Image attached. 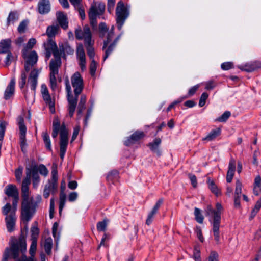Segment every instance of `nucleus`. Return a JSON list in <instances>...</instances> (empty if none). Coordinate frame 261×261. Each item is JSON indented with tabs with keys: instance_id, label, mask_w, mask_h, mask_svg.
Listing matches in <instances>:
<instances>
[{
	"instance_id": "nucleus-32",
	"label": "nucleus",
	"mask_w": 261,
	"mask_h": 261,
	"mask_svg": "<svg viewBox=\"0 0 261 261\" xmlns=\"http://www.w3.org/2000/svg\"><path fill=\"white\" fill-rule=\"evenodd\" d=\"M66 196L64 192L61 191L60 194V198H59V214H61L63 208H64L65 205Z\"/></svg>"
},
{
	"instance_id": "nucleus-2",
	"label": "nucleus",
	"mask_w": 261,
	"mask_h": 261,
	"mask_svg": "<svg viewBox=\"0 0 261 261\" xmlns=\"http://www.w3.org/2000/svg\"><path fill=\"white\" fill-rule=\"evenodd\" d=\"M51 174V179L49 180L45 185L43 192V196L45 199L48 198L50 194H55L58 190V169L57 165L56 163H54L52 165Z\"/></svg>"
},
{
	"instance_id": "nucleus-26",
	"label": "nucleus",
	"mask_w": 261,
	"mask_h": 261,
	"mask_svg": "<svg viewBox=\"0 0 261 261\" xmlns=\"http://www.w3.org/2000/svg\"><path fill=\"white\" fill-rule=\"evenodd\" d=\"M144 135L143 132L136 131L125 141L124 144L128 146L143 137Z\"/></svg>"
},
{
	"instance_id": "nucleus-15",
	"label": "nucleus",
	"mask_w": 261,
	"mask_h": 261,
	"mask_svg": "<svg viewBox=\"0 0 261 261\" xmlns=\"http://www.w3.org/2000/svg\"><path fill=\"white\" fill-rule=\"evenodd\" d=\"M15 78L12 77L7 86L4 95V98L8 100L12 97L15 92Z\"/></svg>"
},
{
	"instance_id": "nucleus-21",
	"label": "nucleus",
	"mask_w": 261,
	"mask_h": 261,
	"mask_svg": "<svg viewBox=\"0 0 261 261\" xmlns=\"http://www.w3.org/2000/svg\"><path fill=\"white\" fill-rule=\"evenodd\" d=\"M260 68H261V63L258 61L246 63L239 67V68L242 70L248 72L254 71Z\"/></svg>"
},
{
	"instance_id": "nucleus-59",
	"label": "nucleus",
	"mask_w": 261,
	"mask_h": 261,
	"mask_svg": "<svg viewBox=\"0 0 261 261\" xmlns=\"http://www.w3.org/2000/svg\"><path fill=\"white\" fill-rule=\"evenodd\" d=\"M11 210V205L10 203H7L2 208V213L4 215L6 216L8 215V213Z\"/></svg>"
},
{
	"instance_id": "nucleus-17",
	"label": "nucleus",
	"mask_w": 261,
	"mask_h": 261,
	"mask_svg": "<svg viewBox=\"0 0 261 261\" xmlns=\"http://www.w3.org/2000/svg\"><path fill=\"white\" fill-rule=\"evenodd\" d=\"M16 220V215L14 212H11L9 215L6 216L5 221L9 232H12L14 230Z\"/></svg>"
},
{
	"instance_id": "nucleus-62",
	"label": "nucleus",
	"mask_w": 261,
	"mask_h": 261,
	"mask_svg": "<svg viewBox=\"0 0 261 261\" xmlns=\"http://www.w3.org/2000/svg\"><path fill=\"white\" fill-rule=\"evenodd\" d=\"M189 178H190L191 184L193 187H196L197 186V179L196 176L192 174H189Z\"/></svg>"
},
{
	"instance_id": "nucleus-60",
	"label": "nucleus",
	"mask_w": 261,
	"mask_h": 261,
	"mask_svg": "<svg viewBox=\"0 0 261 261\" xmlns=\"http://www.w3.org/2000/svg\"><path fill=\"white\" fill-rule=\"evenodd\" d=\"M24 252L22 255V253H20L19 256L21 257V259H17L16 261H36L34 258L30 257L29 258H27V257L24 255Z\"/></svg>"
},
{
	"instance_id": "nucleus-44",
	"label": "nucleus",
	"mask_w": 261,
	"mask_h": 261,
	"mask_svg": "<svg viewBox=\"0 0 261 261\" xmlns=\"http://www.w3.org/2000/svg\"><path fill=\"white\" fill-rule=\"evenodd\" d=\"M7 123L6 122L0 120V141L3 140L5 135V128Z\"/></svg>"
},
{
	"instance_id": "nucleus-47",
	"label": "nucleus",
	"mask_w": 261,
	"mask_h": 261,
	"mask_svg": "<svg viewBox=\"0 0 261 261\" xmlns=\"http://www.w3.org/2000/svg\"><path fill=\"white\" fill-rule=\"evenodd\" d=\"M242 185L241 182L239 180H237L236 183V188H235V196H241V194L242 193Z\"/></svg>"
},
{
	"instance_id": "nucleus-12",
	"label": "nucleus",
	"mask_w": 261,
	"mask_h": 261,
	"mask_svg": "<svg viewBox=\"0 0 261 261\" xmlns=\"http://www.w3.org/2000/svg\"><path fill=\"white\" fill-rule=\"evenodd\" d=\"M75 34L77 39H84L85 43L91 40V33L88 26L85 25L83 29L78 27L75 30Z\"/></svg>"
},
{
	"instance_id": "nucleus-29",
	"label": "nucleus",
	"mask_w": 261,
	"mask_h": 261,
	"mask_svg": "<svg viewBox=\"0 0 261 261\" xmlns=\"http://www.w3.org/2000/svg\"><path fill=\"white\" fill-rule=\"evenodd\" d=\"M161 143V139L160 138H156L154 139L152 142L150 143L148 146L149 147L151 151L156 153L158 155H160L161 152L159 147Z\"/></svg>"
},
{
	"instance_id": "nucleus-8",
	"label": "nucleus",
	"mask_w": 261,
	"mask_h": 261,
	"mask_svg": "<svg viewBox=\"0 0 261 261\" xmlns=\"http://www.w3.org/2000/svg\"><path fill=\"white\" fill-rule=\"evenodd\" d=\"M22 57L25 60L24 65L25 70L28 72L38 61V55L34 50L28 51L23 49L22 51Z\"/></svg>"
},
{
	"instance_id": "nucleus-11",
	"label": "nucleus",
	"mask_w": 261,
	"mask_h": 261,
	"mask_svg": "<svg viewBox=\"0 0 261 261\" xmlns=\"http://www.w3.org/2000/svg\"><path fill=\"white\" fill-rule=\"evenodd\" d=\"M46 61L49 59L53 53L54 58L61 56L56 42L53 39H49L46 44H44Z\"/></svg>"
},
{
	"instance_id": "nucleus-50",
	"label": "nucleus",
	"mask_w": 261,
	"mask_h": 261,
	"mask_svg": "<svg viewBox=\"0 0 261 261\" xmlns=\"http://www.w3.org/2000/svg\"><path fill=\"white\" fill-rule=\"evenodd\" d=\"M54 212H55L54 198H51L50 200V206H49V217L50 219H52L54 217Z\"/></svg>"
},
{
	"instance_id": "nucleus-16",
	"label": "nucleus",
	"mask_w": 261,
	"mask_h": 261,
	"mask_svg": "<svg viewBox=\"0 0 261 261\" xmlns=\"http://www.w3.org/2000/svg\"><path fill=\"white\" fill-rule=\"evenodd\" d=\"M60 147L67 148L68 142V132L64 124H62L60 128Z\"/></svg>"
},
{
	"instance_id": "nucleus-23",
	"label": "nucleus",
	"mask_w": 261,
	"mask_h": 261,
	"mask_svg": "<svg viewBox=\"0 0 261 261\" xmlns=\"http://www.w3.org/2000/svg\"><path fill=\"white\" fill-rule=\"evenodd\" d=\"M56 17L61 28L64 30L67 29L68 27V21L67 15L61 11H58L56 13Z\"/></svg>"
},
{
	"instance_id": "nucleus-58",
	"label": "nucleus",
	"mask_w": 261,
	"mask_h": 261,
	"mask_svg": "<svg viewBox=\"0 0 261 261\" xmlns=\"http://www.w3.org/2000/svg\"><path fill=\"white\" fill-rule=\"evenodd\" d=\"M78 197V194L76 192H72L69 193L68 195V200L70 202L75 201Z\"/></svg>"
},
{
	"instance_id": "nucleus-10",
	"label": "nucleus",
	"mask_w": 261,
	"mask_h": 261,
	"mask_svg": "<svg viewBox=\"0 0 261 261\" xmlns=\"http://www.w3.org/2000/svg\"><path fill=\"white\" fill-rule=\"evenodd\" d=\"M72 86L74 88V93L75 96H78L82 92L84 85L83 81L79 72H75L71 77Z\"/></svg>"
},
{
	"instance_id": "nucleus-35",
	"label": "nucleus",
	"mask_w": 261,
	"mask_h": 261,
	"mask_svg": "<svg viewBox=\"0 0 261 261\" xmlns=\"http://www.w3.org/2000/svg\"><path fill=\"white\" fill-rule=\"evenodd\" d=\"M42 137L43 139L44 143L46 148L51 151V142L50 140L49 136L48 133L46 132H44L42 133Z\"/></svg>"
},
{
	"instance_id": "nucleus-64",
	"label": "nucleus",
	"mask_w": 261,
	"mask_h": 261,
	"mask_svg": "<svg viewBox=\"0 0 261 261\" xmlns=\"http://www.w3.org/2000/svg\"><path fill=\"white\" fill-rule=\"evenodd\" d=\"M213 193L215 194V195L217 196V197H219L221 195V190L220 189H219L218 188V187L215 185L214 183H213Z\"/></svg>"
},
{
	"instance_id": "nucleus-43",
	"label": "nucleus",
	"mask_w": 261,
	"mask_h": 261,
	"mask_svg": "<svg viewBox=\"0 0 261 261\" xmlns=\"http://www.w3.org/2000/svg\"><path fill=\"white\" fill-rule=\"evenodd\" d=\"M231 113L229 111H225L221 116L217 118L215 121L224 122L229 118Z\"/></svg>"
},
{
	"instance_id": "nucleus-5",
	"label": "nucleus",
	"mask_w": 261,
	"mask_h": 261,
	"mask_svg": "<svg viewBox=\"0 0 261 261\" xmlns=\"http://www.w3.org/2000/svg\"><path fill=\"white\" fill-rule=\"evenodd\" d=\"M216 208L215 210H213V234L216 243H219V229L221 221V215L223 208L220 203H216Z\"/></svg>"
},
{
	"instance_id": "nucleus-34",
	"label": "nucleus",
	"mask_w": 261,
	"mask_h": 261,
	"mask_svg": "<svg viewBox=\"0 0 261 261\" xmlns=\"http://www.w3.org/2000/svg\"><path fill=\"white\" fill-rule=\"evenodd\" d=\"M44 100L48 105L50 111L51 113L55 112L54 103L51 101L50 96L49 93L42 95Z\"/></svg>"
},
{
	"instance_id": "nucleus-3",
	"label": "nucleus",
	"mask_w": 261,
	"mask_h": 261,
	"mask_svg": "<svg viewBox=\"0 0 261 261\" xmlns=\"http://www.w3.org/2000/svg\"><path fill=\"white\" fill-rule=\"evenodd\" d=\"M114 35V27L112 26L110 30L107 33V39L104 40L102 50H105V55L103 57V60L105 61L109 56L111 54L118 40L120 39L121 35H118L111 43Z\"/></svg>"
},
{
	"instance_id": "nucleus-56",
	"label": "nucleus",
	"mask_w": 261,
	"mask_h": 261,
	"mask_svg": "<svg viewBox=\"0 0 261 261\" xmlns=\"http://www.w3.org/2000/svg\"><path fill=\"white\" fill-rule=\"evenodd\" d=\"M200 87L199 84H197L196 85H195L193 87H192L188 91V97H190L193 95L195 92L197 91V90L198 89V88Z\"/></svg>"
},
{
	"instance_id": "nucleus-18",
	"label": "nucleus",
	"mask_w": 261,
	"mask_h": 261,
	"mask_svg": "<svg viewBox=\"0 0 261 261\" xmlns=\"http://www.w3.org/2000/svg\"><path fill=\"white\" fill-rule=\"evenodd\" d=\"M76 55L79 60V65L82 70L86 68L85 54L82 45H79L77 47Z\"/></svg>"
},
{
	"instance_id": "nucleus-57",
	"label": "nucleus",
	"mask_w": 261,
	"mask_h": 261,
	"mask_svg": "<svg viewBox=\"0 0 261 261\" xmlns=\"http://www.w3.org/2000/svg\"><path fill=\"white\" fill-rule=\"evenodd\" d=\"M6 54H7V56L5 59V62L6 66H8L10 65V64L12 62V60L13 59V55H12V54L11 53V52L7 53Z\"/></svg>"
},
{
	"instance_id": "nucleus-52",
	"label": "nucleus",
	"mask_w": 261,
	"mask_h": 261,
	"mask_svg": "<svg viewBox=\"0 0 261 261\" xmlns=\"http://www.w3.org/2000/svg\"><path fill=\"white\" fill-rule=\"evenodd\" d=\"M207 97H208L207 93L204 92L202 94V95L200 98V100H199V107H202L205 105Z\"/></svg>"
},
{
	"instance_id": "nucleus-27",
	"label": "nucleus",
	"mask_w": 261,
	"mask_h": 261,
	"mask_svg": "<svg viewBox=\"0 0 261 261\" xmlns=\"http://www.w3.org/2000/svg\"><path fill=\"white\" fill-rule=\"evenodd\" d=\"M60 30L59 25L58 24L48 26L47 28L46 34L48 37V40L52 39L59 32Z\"/></svg>"
},
{
	"instance_id": "nucleus-51",
	"label": "nucleus",
	"mask_w": 261,
	"mask_h": 261,
	"mask_svg": "<svg viewBox=\"0 0 261 261\" xmlns=\"http://www.w3.org/2000/svg\"><path fill=\"white\" fill-rule=\"evenodd\" d=\"M107 225V223L106 220L99 222L97 224V229L98 231H104L106 229Z\"/></svg>"
},
{
	"instance_id": "nucleus-31",
	"label": "nucleus",
	"mask_w": 261,
	"mask_h": 261,
	"mask_svg": "<svg viewBox=\"0 0 261 261\" xmlns=\"http://www.w3.org/2000/svg\"><path fill=\"white\" fill-rule=\"evenodd\" d=\"M19 19V14L17 11H11L7 18V25L8 26L14 24Z\"/></svg>"
},
{
	"instance_id": "nucleus-9",
	"label": "nucleus",
	"mask_w": 261,
	"mask_h": 261,
	"mask_svg": "<svg viewBox=\"0 0 261 261\" xmlns=\"http://www.w3.org/2000/svg\"><path fill=\"white\" fill-rule=\"evenodd\" d=\"M26 251V246H11L6 249L2 261H7L9 257L16 259L20 253L23 254Z\"/></svg>"
},
{
	"instance_id": "nucleus-61",
	"label": "nucleus",
	"mask_w": 261,
	"mask_h": 261,
	"mask_svg": "<svg viewBox=\"0 0 261 261\" xmlns=\"http://www.w3.org/2000/svg\"><path fill=\"white\" fill-rule=\"evenodd\" d=\"M115 0H108V10L111 13L114 9Z\"/></svg>"
},
{
	"instance_id": "nucleus-33",
	"label": "nucleus",
	"mask_w": 261,
	"mask_h": 261,
	"mask_svg": "<svg viewBox=\"0 0 261 261\" xmlns=\"http://www.w3.org/2000/svg\"><path fill=\"white\" fill-rule=\"evenodd\" d=\"M85 45L87 48V54L89 58L92 60H94L93 58L95 55L94 48L92 47L93 42L92 40L90 41L89 42L85 43Z\"/></svg>"
},
{
	"instance_id": "nucleus-6",
	"label": "nucleus",
	"mask_w": 261,
	"mask_h": 261,
	"mask_svg": "<svg viewBox=\"0 0 261 261\" xmlns=\"http://www.w3.org/2000/svg\"><path fill=\"white\" fill-rule=\"evenodd\" d=\"M129 15V12L123 3L120 1L117 3L116 15L118 29L120 30Z\"/></svg>"
},
{
	"instance_id": "nucleus-55",
	"label": "nucleus",
	"mask_w": 261,
	"mask_h": 261,
	"mask_svg": "<svg viewBox=\"0 0 261 261\" xmlns=\"http://www.w3.org/2000/svg\"><path fill=\"white\" fill-rule=\"evenodd\" d=\"M96 68L97 64L94 60H92L90 66V72L92 75H94L95 74Z\"/></svg>"
},
{
	"instance_id": "nucleus-48",
	"label": "nucleus",
	"mask_w": 261,
	"mask_h": 261,
	"mask_svg": "<svg viewBox=\"0 0 261 261\" xmlns=\"http://www.w3.org/2000/svg\"><path fill=\"white\" fill-rule=\"evenodd\" d=\"M28 23V20H23L21 21L18 27L17 30L19 33H23L25 32Z\"/></svg>"
},
{
	"instance_id": "nucleus-63",
	"label": "nucleus",
	"mask_w": 261,
	"mask_h": 261,
	"mask_svg": "<svg viewBox=\"0 0 261 261\" xmlns=\"http://www.w3.org/2000/svg\"><path fill=\"white\" fill-rule=\"evenodd\" d=\"M80 131V126H77L74 128V131L72 134V139H71V142L74 141V140L76 138L79 133Z\"/></svg>"
},
{
	"instance_id": "nucleus-41",
	"label": "nucleus",
	"mask_w": 261,
	"mask_h": 261,
	"mask_svg": "<svg viewBox=\"0 0 261 261\" xmlns=\"http://www.w3.org/2000/svg\"><path fill=\"white\" fill-rule=\"evenodd\" d=\"M57 74H49V82L51 89L54 91L57 88Z\"/></svg>"
},
{
	"instance_id": "nucleus-25",
	"label": "nucleus",
	"mask_w": 261,
	"mask_h": 261,
	"mask_svg": "<svg viewBox=\"0 0 261 261\" xmlns=\"http://www.w3.org/2000/svg\"><path fill=\"white\" fill-rule=\"evenodd\" d=\"M31 169V176L32 177V184L34 188H37L40 182V177L37 173V165H34Z\"/></svg>"
},
{
	"instance_id": "nucleus-54",
	"label": "nucleus",
	"mask_w": 261,
	"mask_h": 261,
	"mask_svg": "<svg viewBox=\"0 0 261 261\" xmlns=\"http://www.w3.org/2000/svg\"><path fill=\"white\" fill-rule=\"evenodd\" d=\"M156 214V212H154L153 210H151L150 212L148 214L147 218L146 221V224L148 225H149L152 221L154 216Z\"/></svg>"
},
{
	"instance_id": "nucleus-13",
	"label": "nucleus",
	"mask_w": 261,
	"mask_h": 261,
	"mask_svg": "<svg viewBox=\"0 0 261 261\" xmlns=\"http://www.w3.org/2000/svg\"><path fill=\"white\" fill-rule=\"evenodd\" d=\"M51 9L49 0H39L37 4L38 12L42 15L48 13Z\"/></svg>"
},
{
	"instance_id": "nucleus-39",
	"label": "nucleus",
	"mask_w": 261,
	"mask_h": 261,
	"mask_svg": "<svg viewBox=\"0 0 261 261\" xmlns=\"http://www.w3.org/2000/svg\"><path fill=\"white\" fill-rule=\"evenodd\" d=\"M194 215L196 221L201 224L203 223V216L201 213V210L198 208L195 207L194 209Z\"/></svg>"
},
{
	"instance_id": "nucleus-40",
	"label": "nucleus",
	"mask_w": 261,
	"mask_h": 261,
	"mask_svg": "<svg viewBox=\"0 0 261 261\" xmlns=\"http://www.w3.org/2000/svg\"><path fill=\"white\" fill-rule=\"evenodd\" d=\"M261 208V199L257 201L256 204L254 206V207L251 211V215H250V219H253L257 214V213L259 211Z\"/></svg>"
},
{
	"instance_id": "nucleus-53",
	"label": "nucleus",
	"mask_w": 261,
	"mask_h": 261,
	"mask_svg": "<svg viewBox=\"0 0 261 261\" xmlns=\"http://www.w3.org/2000/svg\"><path fill=\"white\" fill-rule=\"evenodd\" d=\"M221 68L224 70H228L233 68V64L231 62H226L221 64Z\"/></svg>"
},
{
	"instance_id": "nucleus-4",
	"label": "nucleus",
	"mask_w": 261,
	"mask_h": 261,
	"mask_svg": "<svg viewBox=\"0 0 261 261\" xmlns=\"http://www.w3.org/2000/svg\"><path fill=\"white\" fill-rule=\"evenodd\" d=\"M105 7V3L100 2H94L91 5L89 12V17L90 24L93 27H96L97 17L104 13Z\"/></svg>"
},
{
	"instance_id": "nucleus-14",
	"label": "nucleus",
	"mask_w": 261,
	"mask_h": 261,
	"mask_svg": "<svg viewBox=\"0 0 261 261\" xmlns=\"http://www.w3.org/2000/svg\"><path fill=\"white\" fill-rule=\"evenodd\" d=\"M61 65V56L51 59L49 63V68L50 74H58L59 68Z\"/></svg>"
},
{
	"instance_id": "nucleus-37",
	"label": "nucleus",
	"mask_w": 261,
	"mask_h": 261,
	"mask_svg": "<svg viewBox=\"0 0 261 261\" xmlns=\"http://www.w3.org/2000/svg\"><path fill=\"white\" fill-rule=\"evenodd\" d=\"M25 134L26 133L20 134V145L21 147V150L23 152L25 153L27 151V144L26 142L25 139Z\"/></svg>"
},
{
	"instance_id": "nucleus-22",
	"label": "nucleus",
	"mask_w": 261,
	"mask_h": 261,
	"mask_svg": "<svg viewBox=\"0 0 261 261\" xmlns=\"http://www.w3.org/2000/svg\"><path fill=\"white\" fill-rule=\"evenodd\" d=\"M12 41L10 39H3L0 41V54L10 53Z\"/></svg>"
},
{
	"instance_id": "nucleus-7",
	"label": "nucleus",
	"mask_w": 261,
	"mask_h": 261,
	"mask_svg": "<svg viewBox=\"0 0 261 261\" xmlns=\"http://www.w3.org/2000/svg\"><path fill=\"white\" fill-rule=\"evenodd\" d=\"M66 90L67 93V100L68 101V111L70 117H72L75 110L77 103V97L75 96L73 97L72 95V89L70 85L69 81L68 78L65 79Z\"/></svg>"
},
{
	"instance_id": "nucleus-38",
	"label": "nucleus",
	"mask_w": 261,
	"mask_h": 261,
	"mask_svg": "<svg viewBox=\"0 0 261 261\" xmlns=\"http://www.w3.org/2000/svg\"><path fill=\"white\" fill-rule=\"evenodd\" d=\"M17 121L19 125L20 134L26 133L27 128L24 124V119L23 116H19L18 117Z\"/></svg>"
},
{
	"instance_id": "nucleus-42",
	"label": "nucleus",
	"mask_w": 261,
	"mask_h": 261,
	"mask_svg": "<svg viewBox=\"0 0 261 261\" xmlns=\"http://www.w3.org/2000/svg\"><path fill=\"white\" fill-rule=\"evenodd\" d=\"M37 172L39 171L40 174L44 177H46L48 174V170L43 165L40 164L38 166L37 165Z\"/></svg>"
},
{
	"instance_id": "nucleus-20",
	"label": "nucleus",
	"mask_w": 261,
	"mask_h": 261,
	"mask_svg": "<svg viewBox=\"0 0 261 261\" xmlns=\"http://www.w3.org/2000/svg\"><path fill=\"white\" fill-rule=\"evenodd\" d=\"M38 75V70L33 69L31 71L28 79V84L30 85L31 89L33 91H35L37 86Z\"/></svg>"
},
{
	"instance_id": "nucleus-1",
	"label": "nucleus",
	"mask_w": 261,
	"mask_h": 261,
	"mask_svg": "<svg viewBox=\"0 0 261 261\" xmlns=\"http://www.w3.org/2000/svg\"><path fill=\"white\" fill-rule=\"evenodd\" d=\"M21 218L25 223V230L28 231V223L31 219L36 211L37 206V202H35L33 197H30L29 187L21 186Z\"/></svg>"
},
{
	"instance_id": "nucleus-46",
	"label": "nucleus",
	"mask_w": 261,
	"mask_h": 261,
	"mask_svg": "<svg viewBox=\"0 0 261 261\" xmlns=\"http://www.w3.org/2000/svg\"><path fill=\"white\" fill-rule=\"evenodd\" d=\"M100 36L103 37L105 34L108 33V28L105 23H100L99 25Z\"/></svg>"
},
{
	"instance_id": "nucleus-49",
	"label": "nucleus",
	"mask_w": 261,
	"mask_h": 261,
	"mask_svg": "<svg viewBox=\"0 0 261 261\" xmlns=\"http://www.w3.org/2000/svg\"><path fill=\"white\" fill-rule=\"evenodd\" d=\"M23 168L22 167H19L15 171V175L16 180L18 182H21V177L22 175Z\"/></svg>"
},
{
	"instance_id": "nucleus-45",
	"label": "nucleus",
	"mask_w": 261,
	"mask_h": 261,
	"mask_svg": "<svg viewBox=\"0 0 261 261\" xmlns=\"http://www.w3.org/2000/svg\"><path fill=\"white\" fill-rule=\"evenodd\" d=\"M36 43V40L35 38H31L28 41V43H27L23 49H27L28 51H32V48L34 47L35 44Z\"/></svg>"
},
{
	"instance_id": "nucleus-30",
	"label": "nucleus",
	"mask_w": 261,
	"mask_h": 261,
	"mask_svg": "<svg viewBox=\"0 0 261 261\" xmlns=\"http://www.w3.org/2000/svg\"><path fill=\"white\" fill-rule=\"evenodd\" d=\"M5 193L8 196L12 198L19 195L18 190L13 185L7 186L5 188Z\"/></svg>"
},
{
	"instance_id": "nucleus-36",
	"label": "nucleus",
	"mask_w": 261,
	"mask_h": 261,
	"mask_svg": "<svg viewBox=\"0 0 261 261\" xmlns=\"http://www.w3.org/2000/svg\"><path fill=\"white\" fill-rule=\"evenodd\" d=\"M31 169H26V176L22 182V186L29 187L31 183Z\"/></svg>"
},
{
	"instance_id": "nucleus-28",
	"label": "nucleus",
	"mask_w": 261,
	"mask_h": 261,
	"mask_svg": "<svg viewBox=\"0 0 261 261\" xmlns=\"http://www.w3.org/2000/svg\"><path fill=\"white\" fill-rule=\"evenodd\" d=\"M31 233V240L32 241L31 245H36L39 234V229L37 227L36 222L34 223L32 226Z\"/></svg>"
},
{
	"instance_id": "nucleus-19",
	"label": "nucleus",
	"mask_w": 261,
	"mask_h": 261,
	"mask_svg": "<svg viewBox=\"0 0 261 261\" xmlns=\"http://www.w3.org/2000/svg\"><path fill=\"white\" fill-rule=\"evenodd\" d=\"M236 161L234 159L231 158L229 162L228 169L226 175V181L228 183H230L233 179L234 174L236 168Z\"/></svg>"
},
{
	"instance_id": "nucleus-24",
	"label": "nucleus",
	"mask_w": 261,
	"mask_h": 261,
	"mask_svg": "<svg viewBox=\"0 0 261 261\" xmlns=\"http://www.w3.org/2000/svg\"><path fill=\"white\" fill-rule=\"evenodd\" d=\"M59 50L61 53V56L63 54L64 57H65L66 54L72 55L74 53V48L67 42L59 44Z\"/></svg>"
}]
</instances>
